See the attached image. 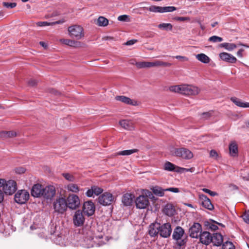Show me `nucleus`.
<instances>
[{"label":"nucleus","mask_w":249,"mask_h":249,"mask_svg":"<svg viewBox=\"0 0 249 249\" xmlns=\"http://www.w3.org/2000/svg\"><path fill=\"white\" fill-rule=\"evenodd\" d=\"M172 64L168 62H163L160 60H155L153 62L142 61L135 63V66L138 69L149 68L155 67H169Z\"/></svg>","instance_id":"obj_1"},{"label":"nucleus","mask_w":249,"mask_h":249,"mask_svg":"<svg viewBox=\"0 0 249 249\" xmlns=\"http://www.w3.org/2000/svg\"><path fill=\"white\" fill-rule=\"evenodd\" d=\"M53 208L55 212L64 213L68 208L66 199L62 196L57 197L53 202Z\"/></svg>","instance_id":"obj_2"},{"label":"nucleus","mask_w":249,"mask_h":249,"mask_svg":"<svg viewBox=\"0 0 249 249\" xmlns=\"http://www.w3.org/2000/svg\"><path fill=\"white\" fill-rule=\"evenodd\" d=\"M69 36L76 39H81L84 37L83 27L80 25H74L69 27L68 29Z\"/></svg>","instance_id":"obj_3"},{"label":"nucleus","mask_w":249,"mask_h":249,"mask_svg":"<svg viewBox=\"0 0 249 249\" xmlns=\"http://www.w3.org/2000/svg\"><path fill=\"white\" fill-rule=\"evenodd\" d=\"M184 234V230L179 226L177 227L173 231V238L176 241L177 244L179 247L184 245L186 243L185 239L182 238Z\"/></svg>","instance_id":"obj_4"},{"label":"nucleus","mask_w":249,"mask_h":249,"mask_svg":"<svg viewBox=\"0 0 249 249\" xmlns=\"http://www.w3.org/2000/svg\"><path fill=\"white\" fill-rule=\"evenodd\" d=\"M181 89V94L187 96H196L200 91L199 88L192 85L182 84Z\"/></svg>","instance_id":"obj_5"},{"label":"nucleus","mask_w":249,"mask_h":249,"mask_svg":"<svg viewBox=\"0 0 249 249\" xmlns=\"http://www.w3.org/2000/svg\"><path fill=\"white\" fill-rule=\"evenodd\" d=\"M67 207L71 210H76L80 204L79 197L76 195H69L66 199Z\"/></svg>","instance_id":"obj_6"},{"label":"nucleus","mask_w":249,"mask_h":249,"mask_svg":"<svg viewBox=\"0 0 249 249\" xmlns=\"http://www.w3.org/2000/svg\"><path fill=\"white\" fill-rule=\"evenodd\" d=\"M56 194V190L54 186L53 185L47 186L43 187L42 196L47 201H51Z\"/></svg>","instance_id":"obj_7"},{"label":"nucleus","mask_w":249,"mask_h":249,"mask_svg":"<svg viewBox=\"0 0 249 249\" xmlns=\"http://www.w3.org/2000/svg\"><path fill=\"white\" fill-rule=\"evenodd\" d=\"M29 194L26 190H19L15 195V201L18 204H24L29 199Z\"/></svg>","instance_id":"obj_8"},{"label":"nucleus","mask_w":249,"mask_h":249,"mask_svg":"<svg viewBox=\"0 0 249 249\" xmlns=\"http://www.w3.org/2000/svg\"><path fill=\"white\" fill-rule=\"evenodd\" d=\"M172 154L184 159H190L193 157L192 152L185 148L174 149L172 152Z\"/></svg>","instance_id":"obj_9"},{"label":"nucleus","mask_w":249,"mask_h":249,"mask_svg":"<svg viewBox=\"0 0 249 249\" xmlns=\"http://www.w3.org/2000/svg\"><path fill=\"white\" fill-rule=\"evenodd\" d=\"M3 192L8 195L14 194L17 190V183L13 180L5 181L3 188Z\"/></svg>","instance_id":"obj_10"},{"label":"nucleus","mask_w":249,"mask_h":249,"mask_svg":"<svg viewBox=\"0 0 249 249\" xmlns=\"http://www.w3.org/2000/svg\"><path fill=\"white\" fill-rule=\"evenodd\" d=\"M114 201V197L112 195L109 193L106 192L103 193L98 198V202L104 206H107L111 204Z\"/></svg>","instance_id":"obj_11"},{"label":"nucleus","mask_w":249,"mask_h":249,"mask_svg":"<svg viewBox=\"0 0 249 249\" xmlns=\"http://www.w3.org/2000/svg\"><path fill=\"white\" fill-rule=\"evenodd\" d=\"M171 232L172 229L169 223H166L162 225H160L159 234L160 236L164 238H167L170 236Z\"/></svg>","instance_id":"obj_12"},{"label":"nucleus","mask_w":249,"mask_h":249,"mask_svg":"<svg viewBox=\"0 0 249 249\" xmlns=\"http://www.w3.org/2000/svg\"><path fill=\"white\" fill-rule=\"evenodd\" d=\"M136 207L140 209H145L149 205L148 197L144 195H141L135 200Z\"/></svg>","instance_id":"obj_13"},{"label":"nucleus","mask_w":249,"mask_h":249,"mask_svg":"<svg viewBox=\"0 0 249 249\" xmlns=\"http://www.w3.org/2000/svg\"><path fill=\"white\" fill-rule=\"evenodd\" d=\"M95 207L91 201L85 202L83 204V211L85 214L89 216L94 213Z\"/></svg>","instance_id":"obj_14"},{"label":"nucleus","mask_w":249,"mask_h":249,"mask_svg":"<svg viewBox=\"0 0 249 249\" xmlns=\"http://www.w3.org/2000/svg\"><path fill=\"white\" fill-rule=\"evenodd\" d=\"M85 222V217L80 210L76 211L73 216V222L76 227L81 226Z\"/></svg>","instance_id":"obj_15"},{"label":"nucleus","mask_w":249,"mask_h":249,"mask_svg":"<svg viewBox=\"0 0 249 249\" xmlns=\"http://www.w3.org/2000/svg\"><path fill=\"white\" fill-rule=\"evenodd\" d=\"M201 225L198 223H194L189 229L190 236L192 238H197L201 233Z\"/></svg>","instance_id":"obj_16"},{"label":"nucleus","mask_w":249,"mask_h":249,"mask_svg":"<svg viewBox=\"0 0 249 249\" xmlns=\"http://www.w3.org/2000/svg\"><path fill=\"white\" fill-rule=\"evenodd\" d=\"M199 198L200 203L206 209L209 210H212L213 209V206L212 204L210 199L205 195L199 194Z\"/></svg>","instance_id":"obj_17"},{"label":"nucleus","mask_w":249,"mask_h":249,"mask_svg":"<svg viewBox=\"0 0 249 249\" xmlns=\"http://www.w3.org/2000/svg\"><path fill=\"white\" fill-rule=\"evenodd\" d=\"M103 190L97 186H92L90 189L87 190L86 195L88 197H94V196H98L102 193Z\"/></svg>","instance_id":"obj_18"},{"label":"nucleus","mask_w":249,"mask_h":249,"mask_svg":"<svg viewBox=\"0 0 249 249\" xmlns=\"http://www.w3.org/2000/svg\"><path fill=\"white\" fill-rule=\"evenodd\" d=\"M212 235L208 231H203L200 234V241L203 244L208 245L212 241Z\"/></svg>","instance_id":"obj_19"},{"label":"nucleus","mask_w":249,"mask_h":249,"mask_svg":"<svg viewBox=\"0 0 249 249\" xmlns=\"http://www.w3.org/2000/svg\"><path fill=\"white\" fill-rule=\"evenodd\" d=\"M219 57L221 60L230 63H234L237 61L235 57L230 53L223 52L219 54Z\"/></svg>","instance_id":"obj_20"},{"label":"nucleus","mask_w":249,"mask_h":249,"mask_svg":"<svg viewBox=\"0 0 249 249\" xmlns=\"http://www.w3.org/2000/svg\"><path fill=\"white\" fill-rule=\"evenodd\" d=\"M115 99L117 101H120L123 103H124L127 105H132V106H137L138 103L136 101L133 100L131 99L130 98L127 97L125 96H116L115 97Z\"/></svg>","instance_id":"obj_21"},{"label":"nucleus","mask_w":249,"mask_h":249,"mask_svg":"<svg viewBox=\"0 0 249 249\" xmlns=\"http://www.w3.org/2000/svg\"><path fill=\"white\" fill-rule=\"evenodd\" d=\"M43 187L39 184H35L32 189L31 194L32 195L36 197H40L42 196Z\"/></svg>","instance_id":"obj_22"},{"label":"nucleus","mask_w":249,"mask_h":249,"mask_svg":"<svg viewBox=\"0 0 249 249\" xmlns=\"http://www.w3.org/2000/svg\"><path fill=\"white\" fill-rule=\"evenodd\" d=\"M59 41L62 44L74 48L80 47L81 45L80 42L70 39H60Z\"/></svg>","instance_id":"obj_23"},{"label":"nucleus","mask_w":249,"mask_h":249,"mask_svg":"<svg viewBox=\"0 0 249 249\" xmlns=\"http://www.w3.org/2000/svg\"><path fill=\"white\" fill-rule=\"evenodd\" d=\"M160 224L158 223H152L149 227V233L151 236H155L159 232Z\"/></svg>","instance_id":"obj_24"},{"label":"nucleus","mask_w":249,"mask_h":249,"mask_svg":"<svg viewBox=\"0 0 249 249\" xmlns=\"http://www.w3.org/2000/svg\"><path fill=\"white\" fill-rule=\"evenodd\" d=\"M212 238V241L211 243H212L214 246H220L223 242V237L220 233H215L213 234Z\"/></svg>","instance_id":"obj_25"},{"label":"nucleus","mask_w":249,"mask_h":249,"mask_svg":"<svg viewBox=\"0 0 249 249\" xmlns=\"http://www.w3.org/2000/svg\"><path fill=\"white\" fill-rule=\"evenodd\" d=\"M134 198V196L131 194H125L123 196L122 202L125 206L130 205Z\"/></svg>","instance_id":"obj_26"},{"label":"nucleus","mask_w":249,"mask_h":249,"mask_svg":"<svg viewBox=\"0 0 249 249\" xmlns=\"http://www.w3.org/2000/svg\"><path fill=\"white\" fill-rule=\"evenodd\" d=\"M119 124L122 127L128 130H133L134 128L133 123L130 121L123 120L119 122Z\"/></svg>","instance_id":"obj_27"},{"label":"nucleus","mask_w":249,"mask_h":249,"mask_svg":"<svg viewBox=\"0 0 249 249\" xmlns=\"http://www.w3.org/2000/svg\"><path fill=\"white\" fill-rule=\"evenodd\" d=\"M231 100L237 106L241 107H249V103L243 102L241 99L236 97H231Z\"/></svg>","instance_id":"obj_28"},{"label":"nucleus","mask_w":249,"mask_h":249,"mask_svg":"<svg viewBox=\"0 0 249 249\" xmlns=\"http://www.w3.org/2000/svg\"><path fill=\"white\" fill-rule=\"evenodd\" d=\"M229 151L230 155L235 157L238 153V146L235 142H232L229 145Z\"/></svg>","instance_id":"obj_29"},{"label":"nucleus","mask_w":249,"mask_h":249,"mask_svg":"<svg viewBox=\"0 0 249 249\" xmlns=\"http://www.w3.org/2000/svg\"><path fill=\"white\" fill-rule=\"evenodd\" d=\"M157 27L159 29L166 32L172 31L173 28V25L169 23H161Z\"/></svg>","instance_id":"obj_30"},{"label":"nucleus","mask_w":249,"mask_h":249,"mask_svg":"<svg viewBox=\"0 0 249 249\" xmlns=\"http://www.w3.org/2000/svg\"><path fill=\"white\" fill-rule=\"evenodd\" d=\"M175 212V209L172 205H166L163 209V213L166 215L169 216H172L174 215Z\"/></svg>","instance_id":"obj_31"},{"label":"nucleus","mask_w":249,"mask_h":249,"mask_svg":"<svg viewBox=\"0 0 249 249\" xmlns=\"http://www.w3.org/2000/svg\"><path fill=\"white\" fill-rule=\"evenodd\" d=\"M152 191L155 195L159 196H163L164 195V192L166 191L165 189H162L158 186L153 187L152 188Z\"/></svg>","instance_id":"obj_32"},{"label":"nucleus","mask_w":249,"mask_h":249,"mask_svg":"<svg viewBox=\"0 0 249 249\" xmlns=\"http://www.w3.org/2000/svg\"><path fill=\"white\" fill-rule=\"evenodd\" d=\"M196 58L202 63L207 64L210 61V58L204 53H199L196 55Z\"/></svg>","instance_id":"obj_33"},{"label":"nucleus","mask_w":249,"mask_h":249,"mask_svg":"<svg viewBox=\"0 0 249 249\" xmlns=\"http://www.w3.org/2000/svg\"><path fill=\"white\" fill-rule=\"evenodd\" d=\"M17 135L16 132L11 131H1L0 132V137L2 138H8L16 137Z\"/></svg>","instance_id":"obj_34"},{"label":"nucleus","mask_w":249,"mask_h":249,"mask_svg":"<svg viewBox=\"0 0 249 249\" xmlns=\"http://www.w3.org/2000/svg\"><path fill=\"white\" fill-rule=\"evenodd\" d=\"M108 24V20L106 18L100 16L97 20V24L99 26H107Z\"/></svg>","instance_id":"obj_35"},{"label":"nucleus","mask_w":249,"mask_h":249,"mask_svg":"<svg viewBox=\"0 0 249 249\" xmlns=\"http://www.w3.org/2000/svg\"><path fill=\"white\" fill-rule=\"evenodd\" d=\"M138 151V149H133L130 150H125L121 151H119L117 153V155H122V156H128L131 155L134 153H136Z\"/></svg>","instance_id":"obj_36"},{"label":"nucleus","mask_w":249,"mask_h":249,"mask_svg":"<svg viewBox=\"0 0 249 249\" xmlns=\"http://www.w3.org/2000/svg\"><path fill=\"white\" fill-rule=\"evenodd\" d=\"M66 188L69 191L73 193H77L79 191V188L77 185L73 183L68 184Z\"/></svg>","instance_id":"obj_37"},{"label":"nucleus","mask_w":249,"mask_h":249,"mask_svg":"<svg viewBox=\"0 0 249 249\" xmlns=\"http://www.w3.org/2000/svg\"><path fill=\"white\" fill-rule=\"evenodd\" d=\"M182 85L172 86L169 87V90L171 92L181 94Z\"/></svg>","instance_id":"obj_38"},{"label":"nucleus","mask_w":249,"mask_h":249,"mask_svg":"<svg viewBox=\"0 0 249 249\" xmlns=\"http://www.w3.org/2000/svg\"><path fill=\"white\" fill-rule=\"evenodd\" d=\"M221 46L229 51H231L236 48V45L233 43H223Z\"/></svg>","instance_id":"obj_39"},{"label":"nucleus","mask_w":249,"mask_h":249,"mask_svg":"<svg viewBox=\"0 0 249 249\" xmlns=\"http://www.w3.org/2000/svg\"><path fill=\"white\" fill-rule=\"evenodd\" d=\"M148 10L154 13H162V7L152 5L148 8Z\"/></svg>","instance_id":"obj_40"},{"label":"nucleus","mask_w":249,"mask_h":249,"mask_svg":"<svg viewBox=\"0 0 249 249\" xmlns=\"http://www.w3.org/2000/svg\"><path fill=\"white\" fill-rule=\"evenodd\" d=\"M175 169L174 164L169 161H167L164 165V169L168 171H173Z\"/></svg>","instance_id":"obj_41"},{"label":"nucleus","mask_w":249,"mask_h":249,"mask_svg":"<svg viewBox=\"0 0 249 249\" xmlns=\"http://www.w3.org/2000/svg\"><path fill=\"white\" fill-rule=\"evenodd\" d=\"M102 236H102V234L99 235L98 236H94V235L92 236L91 237V239H89V244H87L86 245V247L88 248H89L93 247L94 243L95 242L94 240L95 239L102 238Z\"/></svg>","instance_id":"obj_42"},{"label":"nucleus","mask_w":249,"mask_h":249,"mask_svg":"<svg viewBox=\"0 0 249 249\" xmlns=\"http://www.w3.org/2000/svg\"><path fill=\"white\" fill-rule=\"evenodd\" d=\"M208 40L211 42H220L223 41V38L221 37L216 36H213L211 37H210Z\"/></svg>","instance_id":"obj_43"},{"label":"nucleus","mask_w":249,"mask_h":249,"mask_svg":"<svg viewBox=\"0 0 249 249\" xmlns=\"http://www.w3.org/2000/svg\"><path fill=\"white\" fill-rule=\"evenodd\" d=\"M223 249H235L234 246L231 242H226L223 245Z\"/></svg>","instance_id":"obj_44"},{"label":"nucleus","mask_w":249,"mask_h":249,"mask_svg":"<svg viewBox=\"0 0 249 249\" xmlns=\"http://www.w3.org/2000/svg\"><path fill=\"white\" fill-rule=\"evenodd\" d=\"M177 10V8L174 6L162 7V13L171 12Z\"/></svg>","instance_id":"obj_45"},{"label":"nucleus","mask_w":249,"mask_h":249,"mask_svg":"<svg viewBox=\"0 0 249 249\" xmlns=\"http://www.w3.org/2000/svg\"><path fill=\"white\" fill-rule=\"evenodd\" d=\"M118 20L121 21L128 22L130 21L129 17L126 15L120 16L118 17Z\"/></svg>","instance_id":"obj_46"},{"label":"nucleus","mask_w":249,"mask_h":249,"mask_svg":"<svg viewBox=\"0 0 249 249\" xmlns=\"http://www.w3.org/2000/svg\"><path fill=\"white\" fill-rule=\"evenodd\" d=\"M63 176L68 181H73L74 180V177L69 173H63Z\"/></svg>","instance_id":"obj_47"},{"label":"nucleus","mask_w":249,"mask_h":249,"mask_svg":"<svg viewBox=\"0 0 249 249\" xmlns=\"http://www.w3.org/2000/svg\"><path fill=\"white\" fill-rule=\"evenodd\" d=\"M212 111H208L206 112H203L201 114V118L203 119H209L212 115Z\"/></svg>","instance_id":"obj_48"},{"label":"nucleus","mask_w":249,"mask_h":249,"mask_svg":"<svg viewBox=\"0 0 249 249\" xmlns=\"http://www.w3.org/2000/svg\"><path fill=\"white\" fill-rule=\"evenodd\" d=\"M202 190L206 193H207L208 194H209L210 196H217V194L215 192H213V191H211L210 190L208 189H206V188H203L202 189Z\"/></svg>","instance_id":"obj_49"},{"label":"nucleus","mask_w":249,"mask_h":249,"mask_svg":"<svg viewBox=\"0 0 249 249\" xmlns=\"http://www.w3.org/2000/svg\"><path fill=\"white\" fill-rule=\"evenodd\" d=\"M3 6H4L5 7H6L7 8H13L16 6L17 4L15 2L10 3V2H4L3 3Z\"/></svg>","instance_id":"obj_50"},{"label":"nucleus","mask_w":249,"mask_h":249,"mask_svg":"<svg viewBox=\"0 0 249 249\" xmlns=\"http://www.w3.org/2000/svg\"><path fill=\"white\" fill-rule=\"evenodd\" d=\"M242 217L246 223H249V211H246Z\"/></svg>","instance_id":"obj_51"},{"label":"nucleus","mask_w":249,"mask_h":249,"mask_svg":"<svg viewBox=\"0 0 249 249\" xmlns=\"http://www.w3.org/2000/svg\"><path fill=\"white\" fill-rule=\"evenodd\" d=\"M36 25L38 26H46L52 25V22H48L47 21H39L36 23Z\"/></svg>","instance_id":"obj_52"},{"label":"nucleus","mask_w":249,"mask_h":249,"mask_svg":"<svg viewBox=\"0 0 249 249\" xmlns=\"http://www.w3.org/2000/svg\"><path fill=\"white\" fill-rule=\"evenodd\" d=\"M208 228L211 230L212 231H216L218 229L217 226L213 223H209L207 225Z\"/></svg>","instance_id":"obj_53"},{"label":"nucleus","mask_w":249,"mask_h":249,"mask_svg":"<svg viewBox=\"0 0 249 249\" xmlns=\"http://www.w3.org/2000/svg\"><path fill=\"white\" fill-rule=\"evenodd\" d=\"M25 171V168L23 167H19L15 169V172L18 174H22L24 173Z\"/></svg>","instance_id":"obj_54"},{"label":"nucleus","mask_w":249,"mask_h":249,"mask_svg":"<svg viewBox=\"0 0 249 249\" xmlns=\"http://www.w3.org/2000/svg\"><path fill=\"white\" fill-rule=\"evenodd\" d=\"M62 238L61 236H58L56 240V243L61 246L65 245L63 241H62Z\"/></svg>","instance_id":"obj_55"},{"label":"nucleus","mask_w":249,"mask_h":249,"mask_svg":"<svg viewBox=\"0 0 249 249\" xmlns=\"http://www.w3.org/2000/svg\"><path fill=\"white\" fill-rule=\"evenodd\" d=\"M175 58L178 59H179L182 61H187L188 60V58L187 57L180 55H177L175 56Z\"/></svg>","instance_id":"obj_56"},{"label":"nucleus","mask_w":249,"mask_h":249,"mask_svg":"<svg viewBox=\"0 0 249 249\" xmlns=\"http://www.w3.org/2000/svg\"><path fill=\"white\" fill-rule=\"evenodd\" d=\"M165 190L166 191H170L173 193H178L179 192V190L178 188L174 187L165 189Z\"/></svg>","instance_id":"obj_57"},{"label":"nucleus","mask_w":249,"mask_h":249,"mask_svg":"<svg viewBox=\"0 0 249 249\" xmlns=\"http://www.w3.org/2000/svg\"><path fill=\"white\" fill-rule=\"evenodd\" d=\"M28 83L29 86L31 87H34L36 84L37 82L36 80L34 79H31L28 81Z\"/></svg>","instance_id":"obj_58"},{"label":"nucleus","mask_w":249,"mask_h":249,"mask_svg":"<svg viewBox=\"0 0 249 249\" xmlns=\"http://www.w3.org/2000/svg\"><path fill=\"white\" fill-rule=\"evenodd\" d=\"M137 40L136 39H132L129 41H127L126 43H125V45L130 46L132 45L136 42H137Z\"/></svg>","instance_id":"obj_59"},{"label":"nucleus","mask_w":249,"mask_h":249,"mask_svg":"<svg viewBox=\"0 0 249 249\" xmlns=\"http://www.w3.org/2000/svg\"><path fill=\"white\" fill-rule=\"evenodd\" d=\"M176 19L180 21H188L190 20L189 17H178Z\"/></svg>","instance_id":"obj_60"},{"label":"nucleus","mask_w":249,"mask_h":249,"mask_svg":"<svg viewBox=\"0 0 249 249\" xmlns=\"http://www.w3.org/2000/svg\"><path fill=\"white\" fill-rule=\"evenodd\" d=\"M210 156L211 157L216 158L217 157L218 155H217V153L216 152V151H215L214 150H212L210 151Z\"/></svg>","instance_id":"obj_61"},{"label":"nucleus","mask_w":249,"mask_h":249,"mask_svg":"<svg viewBox=\"0 0 249 249\" xmlns=\"http://www.w3.org/2000/svg\"><path fill=\"white\" fill-rule=\"evenodd\" d=\"M65 22L64 19L59 20L56 21L52 22V25H54L55 24H62Z\"/></svg>","instance_id":"obj_62"},{"label":"nucleus","mask_w":249,"mask_h":249,"mask_svg":"<svg viewBox=\"0 0 249 249\" xmlns=\"http://www.w3.org/2000/svg\"><path fill=\"white\" fill-rule=\"evenodd\" d=\"M244 52V50L243 49H240L237 52V55L239 57H242L243 56V52Z\"/></svg>","instance_id":"obj_63"},{"label":"nucleus","mask_w":249,"mask_h":249,"mask_svg":"<svg viewBox=\"0 0 249 249\" xmlns=\"http://www.w3.org/2000/svg\"><path fill=\"white\" fill-rule=\"evenodd\" d=\"M4 193L0 189V203L4 199Z\"/></svg>","instance_id":"obj_64"}]
</instances>
